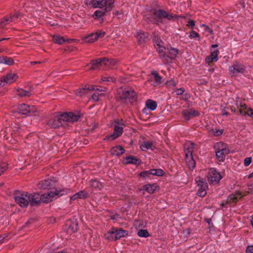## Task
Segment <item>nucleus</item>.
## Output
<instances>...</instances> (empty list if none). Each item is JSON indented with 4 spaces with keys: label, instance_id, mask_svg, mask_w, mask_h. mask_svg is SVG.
Returning <instances> with one entry per match:
<instances>
[{
    "label": "nucleus",
    "instance_id": "f257e3e1",
    "mask_svg": "<svg viewBox=\"0 0 253 253\" xmlns=\"http://www.w3.org/2000/svg\"><path fill=\"white\" fill-rule=\"evenodd\" d=\"M58 194L59 192L56 189L53 192H48L46 194L41 195L39 193L29 194L28 192L15 191L14 199L20 206L26 208L29 204L32 207L39 206L42 201L44 203H49L52 201V198Z\"/></svg>",
    "mask_w": 253,
    "mask_h": 253
},
{
    "label": "nucleus",
    "instance_id": "f03ea898",
    "mask_svg": "<svg viewBox=\"0 0 253 253\" xmlns=\"http://www.w3.org/2000/svg\"><path fill=\"white\" fill-rule=\"evenodd\" d=\"M80 117V115H75L72 112L64 113L50 119L47 122V125L51 128H56L60 126H64L66 122H76Z\"/></svg>",
    "mask_w": 253,
    "mask_h": 253
},
{
    "label": "nucleus",
    "instance_id": "7ed1b4c3",
    "mask_svg": "<svg viewBox=\"0 0 253 253\" xmlns=\"http://www.w3.org/2000/svg\"><path fill=\"white\" fill-rule=\"evenodd\" d=\"M104 6L105 7V8L103 9L101 8L95 11L93 16L95 17V18L103 21V19L102 17L105 15L106 12L110 11L112 9L114 6V1L112 0H106V4H104Z\"/></svg>",
    "mask_w": 253,
    "mask_h": 253
},
{
    "label": "nucleus",
    "instance_id": "20e7f679",
    "mask_svg": "<svg viewBox=\"0 0 253 253\" xmlns=\"http://www.w3.org/2000/svg\"><path fill=\"white\" fill-rule=\"evenodd\" d=\"M17 111L19 113L31 116H39V112L34 106H29L26 104H22L19 106Z\"/></svg>",
    "mask_w": 253,
    "mask_h": 253
},
{
    "label": "nucleus",
    "instance_id": "39448f33",
    "mask_svg": "<svg viewBox=\"0 0 253 253\" xmlns=\"http://www.w3.org/2000/svg\"><path fill=\"white\" fill-rule=\"evenodd\" d=\"M136 96L135 92L131 89H126L120 88L118 91V96L121 100H126L127 99H132Z\"/></svg>",
    "mask_w": 253,
    "mask_h": 253
},
{
    "label": "nucleus",
    "instance_id": "423d86ee",
    "mask_svg": "<svg viewBox=\"0 0 253 253\" xmlns=\"http://www.w3.org/2000/svg\"><path fill=\"white\" fill-rule=\"evenodd\" d=\"M108 234L109 236L107 238L109 239L116 240L126 236L128 234V231L121 229L113 228L111 231L108 232Z\"/></svg>",
    "mask_w": 253,
    "mask_h": 253
},
{
    "label": "nucleus",
    "instance_id": "0eeeda50",
    "mask_svg": "<svg viewBox=\"0 0 253 253\" xmlns=\"http://www.w3.org/2000/svg\"><path fill=\"white\" fill-rule=\"evenodd\" d=\"M196 181L199 187L197 195L200 197H204L207 194L206 190L208 187L207 183L205 179L200 177H196Z\"/></svg>",
    "mask_w": 253,
    "mask_h": 253
},
{
    "label": "nucleus",
    "instance_id": "6e6552de",
    "mask_svg": "<svg viewBox=\"0 0 253 253\" xmlns=\"http://www.w3.org/2000/svg\"><path fill=\"white\" fill-rule=\"evenodd\" d=\"M122 126H123L122 123L116 122L114 126V132L109 135H107L104 140L110 139L111 140H113L121 136L123 132V127Z\"/></svg>",
    "mask_w": 253,
    "mask_h": 253
},
{
    "label": "nucleus",
    "instance_id": "1a4fd4ad",
    "mask_svg": "<svg viewBox=\"0 0 253 253\" xmlns=\"http://www.w3.org/2000/svg\"><path fill=\"white\" fill-rule=\"evenodd\" d=\"M105 33L101 31H98L96 33H92L88 36L84 37L83 40L86 43H93L96 41L99 38H103Z\"/></svg>",
    "mask_w": 253,
    "mask_h": 253
},
{
    "label": "nucleus",
    "instance_id": "9d476101",
    "mask_svg": "<svg viewBox=\"0 0 253 253\" xmlns=\"http://www.w3.org/2000/svg\"><path fill=\"white\" fill-rule=\"evenodd\" d=\"M79 229L78 222L77 220H69L66 221L65 230L68 234L77 231Z\"/></svg>",
    "mask_w": 253,
    "mask_h": 253
},
{
    "label": "nucleus",
    "instance_id": "9b49d317",
    "mask_svg": "<svg viewBox=\"0 0 253 253\" xmlns=\"http://www.w3.org/2000/svg\"><path fill=\"white\" fill-rule=\"evenodd\" d=\"M208 181L211 183L218 182L221 179V175L214 169H211L208 173Z\"/></svg>",
    "mask_w": 253,
    "mask_h": 253
},
{
    "label": "nucleus",
    "instance_id": "f8f14e48",
    "mask_svg": "<svg viewBox=\"0 0 253 253\" xmlns=\"http://www.w3.org/2000/svg\"><path fill=\"white\" fill-rule=\"evenodd\" d=\"M55 186V181L50 179L42 181L38 184V187L41 189H50Z\"/></svg>",
    "mask_w": 253,
    "mask_h": 253
},
{
    "label": "nucleus",
    "instance_id": "ddd939ff",
    "mask_svg": "<svg viewBox=\"0 0 253 253\" xmlns=\"http://www.w3.org/2000/svg\"><path fill=\"white\" fill-rule=\"evenodd\" d=\"M18 78V76L16 74L9 73L5 76L1 78L0 81V85L3 86L5 83L11 84L15 82Z\"/></svg>",
    "mask_w": 253,
    "mask_h": 253
},
{
    "label": "nucleus",
    "instance_id": "4468645a",
    "mask_svg": "<svg viewBox=\"0 0 253 253\" xmlns=\"http://www.w3.org/2000/svg\"><path fill=\"white\" fill-rule=\"evenodd\" d=\"M85 3L91 7L101 8L106 4V0H85Z\"/></svg>",
    "mask_w": 253,
    "mask_h": 253
},
{
    "label": "nucleus",
    "instance_id": "2eb2a0df",
    "mask_svg": "<svg viewBox=\"0 0 253 253\" xmlns=\"http://www.w3.org/2000/svg\"><path fill=\"white\" fill-rule=\"evenodd\" d=\"M182 115L184 117V119L186 121L189 120L191 118L198 116L199 113L193 109H185L181 112Z\"/></svg>",
    "mask_w": 253,
    "mask_h": 253
},
{
    "label": "nucleus",
    "instance_id": "dca6fc26",
    "mask_svg": "<svg viewBox=\"0 0 253 253\" xmlns=\"http://www.w3.org/2000/svg\"><path fill=\"white\" fill-rule=\"evenodd\" d=\"M229 152V150L228 149L222 147L215 152L217 159L219 161L223 162L225 159L226 155L228 154Z\"/></svg>",
    "mask_w": 253,
    "mask_h": 253
},
{
    "label": "nucleus",
    "instance_id": "f3484780",
    "mask_svg": "<svg viewBox=\"0 0 253 253\" xmlns=\"http://www.w3.org/2000/svg\"><path fill=\"white\" fill-rule=\"evenodd\" d=\"M163 43L160 44V46H155L157 51L159 53V56L161 58L164 59V63L167 64L168 63V59H165L166 57H169L168 55L165 53V50H166L165 47L163 45Z\"/></svg>",
    "mask_w": 253,
    "mask_h": 253
},
{
    "label": "nucleus",
    "instance_id": "a211bd4d",
    "mask_svg": "<svg viewBox=\"0 0 253 253\" xmlns=\"http://www.w3.org/2000/svg\"><path fill=\"white\" fill-rule=\"evenodd\" d=\"M136 38L139 44H143L146 42L148 39V34L146 32L140 31L137 32L136 35Z\"/></svg>",
    "mask_w": 253,
    "mask_h": 253
},
{
    "label": "nucleus",
    "instance_id": "6ab92c4d",
    "mask_svg": "<svg viewBox=\"0 0 253 253\" xmlns=\"http://www.w3.org/2000/svg\"><path fill=\"white\" fill-rule=\"evenodd\" d=\"M230 71L233 74L237 73H243L244 72L245 68V66L241 64H234L232 66L229 67Z\"/></svg>",
    "mask_w": 253,
    "mask_h": 253
},
{
    "label": "nucleus",
    "instance_id": "aec40b11",
    "mask_svg": "<svg viewBox=\"0 0 253 253\" xmlns=\"http://www.w3.org/2000/svg\"><path fill=\"white\" fill-rule=\"evenodd\" d=\"M190 152V156L188 154H185V161L187 165L190 170H193L195 167V162L192 156V151H189Z\"/></svg>",
    "mask_w": 253,
    "mask_h": 253
},
{
    "label": "nucleus",
    "instance_id": "412c9836",
    "mask_svg": "<svg viewBox=\"0 0 253 253\" xmlns=\"http://www.w3.org/2000/svg\"><path fill=\"white\" fill-rule=\"evenodd\" d=\"M89 195L87 192L85 190H81L76 193L71 197V200H75L78 199H84L88 198Z\"/></svg>",
    "mask_w": 253,
    "mask_h": 253
},
{
    "label": "nucleus",
    "instance_id": "4be33fe9",
    "mask_svg": "<svg viewBox=\"0 0 253 253\" xmlns=\"http://www.w3.org/2000/svg\"><path fill=\"white\" fill-rule=\"evenodd\" d=\"M165 11L160 9L158 10H155L153 12V17L157 22H163V19L164 18Z\"/></svg>",
    "mask_w": 253,
    "mask_h": 253
},
{
    "label": "nucleus",
    "instance_id": "5701e85b",
    "mask_svg": "<svg viewBox=\"0 0 253 253\" xmlns=\"http://www.w3.org/2000/svg\"><path fill=\"white\" fill-rule=\"evenodd\" d=\"M104 59H103V58H98L96 60H92L90 63V64L91 65V67L90 68V70H93L98 67L104 65Z\"/></svg>",
    "mask_w": 253,
    "mask_h": 253
},
{
    "label": "nucleus",
    "instance_id": "b1692460",
    "mask_svg": "<svg viewBox=\"0 0 253 253\" xmlns=\"http://www.w3.org/2000/svg\"><path fill=\"white\" fill-rule=\"evenodd\" d=\"M218 50H215L211 52L210 55L207 57L206 59V62L210 64L212 62L217 61L218 60Z\"/></svg>",
    "mask_w": 253,
    "mask_h": 253
},
{
    "label": "nucleus",
    "instance_id": "393cba45",
    "mask_svg": "<svg viewBox=\"0 0 253 253\" xmlns=\"http://www.w3.org/2000/svg\"><path fill=\"white\" fill-rule=\"evenodd\" d=\"M125 150L124 148L120 145L113 147L110 150L112 154L117 156L123 154L125 153Z\"/></svg>",
    "mask_w": 253,
    "mask_h": 253
},
{
    "label": "nucleus",
    "instance_id": "a878e982",
    "mask_svg": "<svg viewBox=\"0 0 253 253\" xmlns=\"http://www.w3.org/2000/svg\"><path fill=\"white\" fill-rule=\"evenodd\" d=\"M238 111L240 114L242 116L248 115L249 116L253 117V110L251 109H248L246 110L245 105H242L241 108L238 109Z\"/></svg>",
    "mask_w": 253,
    "mask_h": 253
},
{
    "label": "nucleus",
    "instance_id": "bb28decb",
    "mask_svg": "<svg viewBox=\"0 0 253 253\" xmlns=\"http://www.w3.org/2000/svg\"><path fill=\"white\" fill-rule=\"evenodd\" d=\"M157 185L156 183L146 184L143 186L141 189V190L146 191L149 194H153L156 190Z\"/></svg>",
    "mask_w": 253,
    "mask_h": 253
},
{
    "label": "nucleus",
    "instance_id": "cd10ccee",
    "mask_svg": "<svg viewBox=\"0 0 253 253\" xmlns=\"http://www.w3.org/2000/svg\"><path fill=\"white\" fill-rule=\"evenodd\" d=\"M125 163L126 164H131L136 165H139L140 164L139 159L131 155L126 157Z\"/></svg>",
    "mask_w": 253,
    "mask_h": 253
},
{
    "label": "nucleus",
    "instance_id": "c85d7f7f",
    "mask_svg": "<svg viewBox=\"0 0 253 253\" xmlns=\"http://www.w3.org/2000/svg\"><path fill=\"white\" fill-rule=\"evenodd\" d=\"M75 94L79 97H83L88 93V89H87V86H84L74 90Z\"/></svg>",
    "mask_w": 253,
    "mask_h": 253
},
{
    "label": "nucleus",
    "instance_id": "c756f323",
    "mask_svg": "<svg viewBox=\"0 0 253 253\" xmlns=\"http://www.w3.org/2000/svg\"><path fill=\"white\" fill-rule=\"evenodd\" d=\"M31 90H25L22 88H17L16 89L17 94L20 97H30L32 95L31 92Z\"/></svg>",
    "mask_w": 253,
    "mask_h": 253
},
{
    "label": "nucleus",
    "instance_id": "7c9ffc66",
    "mask_svg": "<svg viewBox=\"0 0 253 253\" xmlns=\"http://www.w3.org/2000/svg\"><path fill=\"white\" fill-rule=\"evenodd\" d=\"M0 63L8 65L14 64V62L12 58L7 56H0Z\"/></svg>",
    "mask_w": 253,
    "mask_h": 253
},
{
    "label": "nucleus",
    "instance_id": "2f4dec72",
    "mask_svg": "<svg viewBox=\"0 0 253 253\" xmlns=\"http://www.w3.org/2000/svg\"><path fill=\"white\" fill-rule=\"evenodd\" d=\"M241 197L242 196L241 193L238 192H237L236 194H230L227 198L226 203H230L231 202L236 203L238 198H241Z\"/></svg>",
    "mask_w": 253,
    "mask_h": 253
},
{
    "label": "nucleus",
    "instance_id": "473e14b6",
    "mask_svg": "<svg viewBox=\"0 0 253 253\" xmlns=\"http://www.w3.org/2000/svg\"><path fill=\"white\" fill-rule=\"evenodd\" d=\"M90 185L91 187L97 190H100L103 187L102 184L97 180H91Z\"/></svg>",
    "mask_w": 253,
    "mask_h": 253
},
{
    "label": "nucleus",
    "instance_id": "72a5a7b5",
    "mask_svg": "<svg viewBox=\"0 0 253 253\" xmlns=\"http://www.w3.org/2000/svg\"><path fill=\"white\" fill-rule=\"evenodd\" d=\"M103 59H104V62H103V65L105 66H107V67L114 66L117 63V61L114 59H111V58L109 59V58L104 57V58H103Z\"/></svg>",
    "mask_w": 253,
    "mask_h": 253
},
{
    "label": "nucleus",
    "instance_id": "f704fd0d",
    "mask_svg": "<svg viewBox=\"0 0 253 253\" xmlns=\"http://www.w3.org/2000/svg\"><path fill=\"white\" fill-rule=\"evenodd\" d=\"M146 106L150 110L154 111L156 109L157 104L156 101L148 99L146 102Z\"/></svg>",
    "mask_w": 253,
    "mask_h": 253
},
{
    "label": "nucleus",
    "instance_id": "c9c22d12",
    "mask_svg": "<svg viewBox=\"0 0 253 253\" xmlns=\"http://www.w3.org/2000/svg\"><path fill=\"white\" fill-rule=\"evenodd\" d=\"M178 50L176 48H174L173 47L170 48L169 51V55H168L169 57H166L165 59H167L168 58L171 59H174L176 57L177 54H178Z\"/></svg>",
    "mask_w": 253,
    "mask_h": 253
},
{
    "label": "nucleus",
    "instance_id": "e433bc0d",
    "mask_svg": "<svg viewBox=\"0 0 253 253\" xmlns=\"http://www.w3.org/2000/svg\"><path fill=\"white\" fill-rule=\"evenodd\" d=\"M53 40L55 43L59 44H61L63 42H67V40L63 37L58 35H54L53 36Z\"/></svg>",
    "mask_w": 253,
    "mask_h": 253
},
{
    "label": "nucleus",
    "instance_id": "4c0bfd02",
    "mask_svg": "<svg viewBox=\"0 0 253 253\" xmlns=\"http://www.w3.org/2000/svg\"><path fill=\"white\" fill-rule=\"evenodd\" d=\"M140 148L142 150H145V149L153 150L154 146L152 142L144 141L143 143L141 145Z\"/></svg>",
    "mask_w": 253,
    "mask_h": 253
},
{
    "label": "nucleus",
    "instance_id": "58836bf2",
    "mask_svg": "<svg viewBox=\"0 0 253 253\" xmlns=\"http://www.w3.org/2000/svg\"><path fill=\"white\" fill-rule=\"evenodd\" d=\"M151 74L153 76L154 81L156 83L160 84L162 83V77L156 71H152L151 72Z\"/></svg>",
    "mask_w": 253,
    "mask_h": 253
},
{
    "label": "nucleus",
    "instance_id": "ea45409f",
    "mask_svg": "<svg viewBox=\"0 0 253 253\" xmlns=\"http://www.w3.org/2000/svg\"><path fill=\"white\" fill-rule=\"evenodd\" d=\"M153 41L154 42L155 46H160V44L163 43L159 36L156 35L155 33L153 34Z\"/></svg>",
    "mask_w": 253,
    "mask_h": 253
},
{
    "label": "nucleus",
    "instance_id": "a19ab883",
    "mask_svg": "<svg viewBox=\"0 0 253 253\" xmlns=\"http://www.w3.org/2000/svg\"><path fill=\"white\" fill-rule=\"evenodd\" d=\"M151 174L153 175L161 176L164 175L165 172L161 169H152Z\"/></svg>",
    "mask_w": 253,
    "mask_h": 253
},
{
    "label": "nucleus",
    "instance_id": "79ce46f5",
    "mask_svg": "<svg viewBox=\"0 0 253 253\" xmlns=\"http://www.w3.org/2000/svg\"><path fill=\"white\" fill-rule=\"evenodd\" d=\"M165 15L164 18H167L169 20H170L173 19V18H185V16L183 15H172V14L168 13L165 11Z\"/></svg>",
    "mask_w": 253,
    "mask_h": 253
},
{
    "label": "nucleus",
    "instance_id": "37998d69",
    "mask_svg": "<svg viewBox=\"0 0 253 253\" xmlns=\"http://www.w3.org/2000/svg\"><path fill=\"white\" fill-rule=\"evenodd\" d=\"M137 235L140 237H148L150 234L148 231L146 229H140L137 232Z\"/></svg>",
    "mask_w": 253,
    "mask_h": 253
},
{
    "label": "nucleus",
    "instance_id": "c03bdc74",
    "mask_svg": "<svg viewBox=\"0 0 253 253\" xmlns=\"http://www.w3.org/2000/svg\"><path fill=\"white\" fill-rule=\"evenodd\" d=\"M139 175L143 178H146L147 177H149L150 175H152L151 169L147 171H143L139 173Z\"/></svg>",
    "mask_w": 253,
    "mask_h": 253
},
{
    "label": "nucleus",
    "instance_id": "a18cd8bd",
    "mask_svg": "<svg viewBox=\"0 0 253 253\" xmlns=\"http://www.w3.org/2000/svg\"><path fill=\"white\" fill-rule=\"evenodd\" d=\"M7 165L6 163L0 164V176L7 169Z\"/></svg>",
    "mask_w": 253,
    "mask_h": 253
},
{
    "label": "nucleus",
    "instance_id": "49530a36",
    "mask_svg": "<svg viewBox=\"0 0 253 253\" xmlns=\"http://www.w3.org/2000/svg\"><path fill=\"white\" fill-rule=\"evenodd\" d=\"M101 80L106 82H115V79L112 77H102Z\"/></svg>",
    "mask_w": 253,
    "mask_h": 253
},
{
    "label": "nucleus",
    "instance_id": "de8ad7c7",
    "mask_svg": "<svg viewBox=\"0 0 253 253\" xmlns=\"http://www.w3.org/2000/svg\"><path fill=\"white\" fill-rule=\"evenodd\" d=\"M8 19H5L3 20H1L0 21V28H2L4 27L6 25L8 24Z\"/></svg>",
    "mask_w": 253,
    "mask_h": 253
},
{
    "label": "nucleus",
    "instance_id": "09e8293b",
    "mask_svg": "<svg viewBox=\"0 0 253 253\" xmlns=\"http://www.w3.org/2000/svg\"><path fill=\"white\" fill-rule=\"evenodd\" d=\"M166 84L169 86H174L176 85L177 82L174 81L173 80H170L169 81H167Z\"/></svg>",
    "mask_w": 253,
    "mask_h": 253
},
{
    "label": "nucleus",
    "instance_id": "8fccbe9b",
    "mask_svg": "<svg viewBox=\"0 0 253 253\" xmlns=\"http://www.w3.org/2000/svg\"><path fill=\"white\" fill-rule=\"evenodd\" d=\"M201 26L204 27L205 28V30L206 31L209 32L211 34H212V33H213L212 30L208 26L206 25L205 24H202V25H201Z\"/></svg>",
    "mask_w": 253,
    "mask_h": 253
},
{
    "label": "nucleus",
    "instance_id": "3c124183",
    "mask_svg": "<svg viewBox=\"0 0 253 253\" xmlns=\"http://www.w3.org/2000/svg\"><path fill=\"white\" fill-rule=\"evenodd\" d=\"M252 162V158L251 157H248L245 159L244 160V165L245 166H248Z\"/></svg>",
    "mask_w": 253,
    "mask_h": 253
},
{
    "label": "nucleus",
    "instance_id": "603ef678",
    "mask_svg": "<svg viewBox=\"0 0 253 253\" xmlns=\"http://www.w3.org/2000/svg\"><path fill=\"white\" fill-rule=\"evenodd\" d=\"M189 37L191 38H198L199 37L198 33H197L196 32L194 31H192L190 32Z\"/></svg>",
    "mask_w": 253,
    "mask_h": 253
},
{
    "label": "nucleus",
    "instance_id": "864d4df0",
    "mask_svg": "<svg viewBox=\"0 0 253 253\" xmlns=\"http://www.w3.org/2000/svg\"><path fill=\"white\" fill-rule=\"evenodd\" d=\"M211 130L214 133V134L216 136H219L221 135L223 132L222 129H216L215 131H214L213 129H211Z\"/></svg>",
    "mask_w": 253,
    "mask_h": 253
},
{
    "label": "nucleus",
    "instance_id": "5fc2aeb1",
    "mask_svg": "<svg viewBox=\"0 0 253 253\" xmlns=\"http://www.w3.org/2000/svg\"><path fill=\"white\" fill-rule=\"evenodd\" d=\"M91 98L95 101H98L99 100V94L97 93H93L91 96Z\"/></svg>",
    "mask_w": 253,
    "mask_h": 253
},
{
    "label": "nucleus",
    "instance_id": "6e6d98bb",
    "mask_svg": "<svg viewBox=\"0 0 253 253\" xmlns=\"http://www.w3.org/2000/svg\"><path fill=\"white\" fill-rule=\"evenodd\" d=\"M246 252V253H253V245L248 246Z\"/></svg>",
    "mask_w": 253,
    "mask_h": 253
},
{
    "label": "nucleus",
    "instance_id": "4d7b16f0",
    "mask_svg": "<svg viewBox=\"0 0 253 253\" xmlns=\"http://www.w3.org/2000/svg\"><path fill=\"white\" fill-rule=\"evenodd\" d=\"M107 90V88L103 86H97L96 87V91H106Z\"/></svg>",
    "mask_w": 253,
    "mask_h": 253
},
{
    "label": "nucleus",
    "instance_id": "13d9d810",
    "mask_svg": "<svg viewBox=\"0 0 253 253\" xmlns=\"http://www.w3.org/2000/svg\"><path fill=\"white\" fill-rule=\"evenodd\" d=\"M184 91H185V89L183 87L177 89V90L176 91L177 95L182 94Z\"/></svg>",
    "mask_w": 253,
    "mask_h": 253
},
{
    "label": "nucleus",
    "instance_id": "bf43d9fd",
    "mask_svg": "<svg viewBox=\"0 0 253 253\" xmlns=\"http://www.w3.org/2000/svg\"><path fill=\"white\" fill-rule=\"evenodd\" d=\"M119 218V215L117 213L113 214L110 217V218L112 220H118Z\"/></svg>",
    "mask_w": 253,
    "mask_h": 253
},
{
    "label": "nucleus",
    "instance_id": "052dcab7",
    "mask_svg": "<svg viewBox=\"0 0 253 253\" xmlns=\"http://www.w3.org/2000/svg\"><path fill=\"white\" fill-rule=\"evenodd\" d=\"M187 26H190L191 27H194L195 26V22H194V21H193L192 20L189 21L188 22V24H187Z\"/></svg>",
    "mask_w": 253,
    "mask_h": 253
},
{
    "label": "nucleus",
    "instance_id": "680f3d73",
    "mask_svg": "<svg viewBox=\"0 0 253 253\" xmlns=\"http://www.w3.org/2000/svg\"><path fill=\"white\" fill-rule=\"evenodd\" d=\"M96 86L95 85H91V87H87V89H88V92L90 91L95 90L96 91Z\"/></svg>",
    "mask_w": 253,
    "mask_h": 253
},
{
    "label": "nucleus",
    "instance_id": "e2e57ef3",
    "mask_svg": "<svg viewBox=\"0 0 253 253\" xmlns=\"http://www.w3.org/2000/svg\"><path fill=\"white\" fill-rule=\"evenodd\" d=\"M34 221V219H30L29 220H28V221L25 223V226H28V225L29 224H31Z\"/></svg>",
    "mask_w": 253,
    "mask_h": 253
},
{
    "label": "nucleus",
    "instance_id": "0e129e2a",
    "mask_svg": "<svg viewBox=\"0 0 253 253\" xmlns=\"http://www.w3.org/2000/svg\"><path fill=\"white\" fill-rule=\"evenodd\" d=\"M44 62V61H32V62H30V64L31 65H34V64H41V63H42Z\"/></svg>",
    "mask_w": 253,
    "mask_h": 253
},
{
    "label": "nucleus",
    "instance_id": "69168bd1",
    "mask_svg": "<svg viewBox=\"0 0 253 253\" xmlns=\"http://www.w3.org/2000/svg\"><path fill=\"white\" fill-rule=\"evenodd\" d=\"M13 16L16 18H18L20 16V13L19 12H16L13 15Z\"/></svg>",
    "mask_w": 253,
    "mask_h": 253
},
{
    "label": "nucleus",
    "instance_id": "338daca9",
    "mask_svg": "<svg viewBox=\"0 0 253 253\" xmlns=\"http://www.w3.org/2000/svg\"><path fill=\"white\" fill-rule=\"evenodd\" d=\"M5 238V236L4 235H0V243H2V241L4 240Z\"/></svg>",
    "mask_w": 253,
    "mask_h": 253
},
{
    "label": "nucleus",
    "instance_id": "774afa93",
    "mask_svg": "<svg viewBox=\"0 0 253 253\" xmlns=\"http://www.w3.org/2000/svg\"><path fill=\"white\" fill-rule=\"evenodd\" d=\"M253 177V171L248 175L249 178H251Z\"/></svg>",
    "mask_w": 253,
    "mask_h": 253
}]
</instances>
